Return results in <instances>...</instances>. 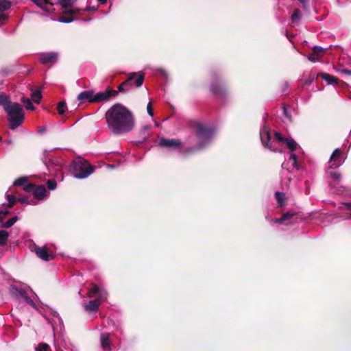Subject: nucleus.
I'll return each instance as SVG.
<instances>
[{
    "label": "nucleus",
    "instance_id": "obj_23",
    "mask_svg": "<svg viewBox=\"0 0 351 351\" xmlns=\"http://www.w3.org/2000/svg\"><path fill=\"white\" fill-rule=\"evenodd\" d=\"M318 75L320 76L322 80L327 82L328 84H333L337 82V79L335 77L326 73H320Z\"/></svg>",
    "mask_w": 351,
    "mask_h": 351
},
{
    "label": "nucleus",
    "instance_id": "obj_49",
    "mask_svg": "<svg viewBox=\"0 0 351 351\" xmlns=\"http://www.w3.org/2000/svg\"><path fill=\"white\" fill-rule=\"evenodd\" d=\"M284 113L287 115V109L285 107H284Z\"/></svg>",
    "mask_w": 351,
    "mask_h": 351
},
{
    "label": "nucleus",
    "instance_id": "obj_12",
    "mask_svg": "<svg viewBox=\"0 0 351 351\" xmlns=\"http://www.w3.org/2000/svg\"><path fill=\"white\" fill-rule=\"evenodd\" d=\"M117 92L116 90H112L109 88L105 90L103 92H99L97 93H94V103H99L101 101H108L112 96L116 95Z\"/></svg>",
    "mask_w": 351,
    "mask_h": 351
},
{
    "label": "nucleus",
    "instance_id": "obj_40",
    "mask_svg": "<svg viewBox=\"0 0 351 351\" xmlns=\"http://www.w3.org/2000/svg\"><path fill=\"white\" fill-rule=\"evenodd\" d=\"M308 60L311 62H316L319 61V55H317L315 53L313 52L312 54H310L308 56Z\"/></svg>",
    "mask_w": 351,
    "mask_h": 351
},
{
    "label": "nucleus",
    "instance_id": "obj_8",
    "mask_svg": "<svg viewBox=\"0 0 351 351\" xmlns=\"http://www.w3.org/2000/svg\"><path fill=\"white\" fill-rule=\"evenodd\" d=\"M5 197L8 202L7 204H3L1 206H0V223H1V226L2 228H8L16 222L18 217H14L7 221L3 222V217L1 215L5 216L9 213L8 208L12 207L15 204L16 199L12 194H10L8 192L6 193Z\"/></svg>",
    "mask_w": 351,
    "mask_h": 351
},
{
    "label": "nucleus",
    "instance_id": "obj_9",
    "mask_svg": "<svg viewBox=\"0 0 351 351\" xmlns=\"http://www.w3.org/2000/svg\"><path fill=\"white\" fill-rule=\"evenodd\" d=\"M144 77L145 74L143 72L130 73L127 80L119 86V91L122 92L128 90L133 82L137 87L141 86L143 83Z\"/></svg>",
    "mask_w": 351,
    "mask_h": 351
},
{
    "label": "nucleus",
    "instance_id": "obj_43",
    "mask_svg": "<svg viewBox=\"0 0 351 351\" xmlns=\"http://www.w3.org/2000/svg\"><path fill=\"white\" fill-rule=\"evenodd\" d=\"M25 301L30 306H32L33 308H36L35 303L28 296L25 298Z\"/></svg>",
    "mask_w": 351,
    "mask_h": 351
},
{
    "label": "nucleus",
    "instance_id": "obj_44",
    "mask_svg": "<svg viewBox=\"0 0 351 351\" xmlns=\"http://www.w3.org/2000/svg\"><path fill=\"white\" fill-rule=\"evenodd\" d=\"M341 73L346 74V75H351V70H348V69H342L341 71Z\"/></svg>",
    "mask_w": 351,
    "mask_h": 351
},
{
    "label": "nucleus",
    "instance_id": "obj_26",
    "mask_svg": "<svg viewBox=\"0 0 351 351\" xmlns=\"http://www.w3.org/2000/svg\"><path fill=\"white\" fill-rule=\"evenodd\" d=\"M11 2L8 0H0V13H3L11 7Z\"/></svg>",
    "mask_w": 351,
    "mask_h": 351
},
{
    "label": "nucleus",
    "instance_id": "obj_42",
    "mask_svg": "<svg viewBox=\"0 0 351 351\" xmlns=\"http://www.w3.org/2000/svg\"><path fill=\"white\" fill-rule=\"evenodd\" d=\"M147 113L150 116V117H153L154 116V112H153V110H152V104H151V102H149L147 106Z\"/></svg>",
    "mask_w": 351,
    "mask_h": 351
},
{
    "label": "nucleus",
    "instance_id": "obj_36",
    "mask_svg": "<svg viewBox=\"0 0 351 351\" xmlns=\"http://www.w3.org/2000/svg\"><path fill=\"white\" fill-rule=\"evenodd\" d=\"M49 346L45 343H42L36 348V351H48Z\"/></svg>",
    "mask_w": 351,
    "mask_h": 351
},
{
    "label": "nucleus",
    "instance_id": "obj_29",
    "mask_svg": "<svg viewBox=\"0 0 351 351\" xmlns=\"http://www.w3.org/2000/svg\"><path fill=\"white\" fill-rule=\"evenodd\" d=\"M21 101L25 104L27 109L34 110V106H33L31 100L29 98L22 97Z\"/></svg>",
    "mask_w": 351,
    "mask_h": 351
},
{
    "label": "nucleus",
    "instance_id": "obj_11",
    "mask_svg": "<svg viewBox=\"0 0 351 351\" xmlns=\"http://www.w3.org/2000/svg\"><path fill=\"white\" fill-rule=\"evenodd\" d=\"M260 138L261 140V142L263 145L265 147L269 148V149L276 152V150L272 147V143L275 142V141H273L271 143V134L269 130L267 127L265 125L263 126L260 130Z\"/></svg>",
    "mask_w": 351,
    "mask_h": 351
},
{
    "label": "nucleus",
    "instance_id": "obj_50",
    "mask_svg": "<svg viewBox=\"0 0 351 351\" xmlns=\"http://www.w3.org/2000/svg\"><path fill=\"white\" fill-rule=\"evenodd\" d=\"M155 125L158 127L159 125L157 122H155Z\"/></svg>",
    "mask_w": 351,
    "mask_h": 351
},
{
    "label": "nucleus",
    "instance_id": "obj_31",
    "mask_svg": "<svg viewBox=\"0 0 351 351\" xmlns=\"http://www.w3.org/2000/svg\"><path fill=\"white\" fill-rule=\"evenodd\" d=\"M107 293L106 291V290H104L103 288H100V291L98 293V295H97V300H99V303L101 302V301H104L107 299Z\"/></svg>",
    "mask_w": 351,
    "mask_h": 351
},
{
    "label": "nucleus",
    "instance_id": "obj_21",
    "mask_svg": "<svg viewBox=\"0 0 351 351\" xmlns=\"http://www.w3.org/2000/svg\"><path fill=\"white\" fill-rule=\"evenodd\" d=\"M99 306V300H90L84 307L86 311L96 312Z\"/></svg>",
    "mask_w": 351,
    "mask_h": 351
},
{
    "label": "nucleus",
    "instance_id": "obj_15",
    "mask_svg": "<svg viewBox=\"0 0 351 351\" xmlns=\"http://www.w3.org/2000/svg\"><path fill=\"white\" fill-rule=\"evenodd\" d=\"M35 5L47 12L51 11L50 7L53 5L51 0H31Z\"/></svg>",
    "mask_w": 351,
    "mask_h": 351
},
{
    "label": "nucleus",
    "instance_id": "obj_33",
    "mask_svg": "<svg viewBox=\"0 0 351 351\" xmlns=\"http://www.w3.org/2000/svg\"><path fill=\"white\" fill-rule=\"evenodd\" d=\"M26 182H27V179L25 178H21L16 180L14 182V186H23V187H24L25 186L27 185V184H25Z\"/></svg>",
    "mask_w": 351,
    "mask_h": 351
},
{
    "label": "nucleus",
    "instance_id": "obj_10",
    "mask_svg": "<svg viewBox=\"0 0 351 351\" xmlns=\"http://www.w3.org/2000/svg\"><path fill=\"white\" fill-rule=\"evenodd\" d=\"M45 164L49 171V174L55 176L57 172L62 170L64 161L60 158H49L45 159Z\"/></svg>",
    "mask_w": 351,
    "mask_h": 351
},
{
    "label": "nucleus",
    "instance_id": "obj_4",
    "mask_svg": "<svg viewBox=\"0 0 351 351\" xmlns=\"http://www.w3.org/2000/svg\"><path fill=\"white\" fill-rule=\"evenodd\" d=\"M4 109L8 115V120L10 123V128L12 130L16 129L24 120L22 106L18 103L8 101L6 105H4Z\"/></svg>",
    "mask_w": 351,
    "mask_h": 351
},
{
    "label": "nucleus",
    "instance_id": "obj_6",
    "mask_svg": "<svg viewBox=\"0 0 351 351\" xmlns=\"http://www.w3.org/2000/svg\"><path fill=\"white\" fill-rule=\"evenodd\" d=\"M76 0H58V3L60 5V9L62 14H69V16L60 17L58 21L60 23H69L74 21V16L79 14L81 10L77 8H73Z\"/></svg>",
    "mask_w": 351,
    "mask_h": 351
},
{
    "label": "nucleus",
    "instance_id": "obj_7",
    "mask_svg": "<svg viewBox=\"0 0 351 351\" xmlns=\"http://www.w3.org/2000/svg\"><path fill=\"white\" fill-rule=\"evenodd\" d=\"M74 173V177L77 179H84L90 176L94 171L93 167L84 159L79 158L73 162L71 167Z\"/></svg>",
    "mask_w": 351,
    "mask_h": 351
},
{
    "label": "nucleus",
    "instance_id": "obj_46",
    "mask_svg": "<svg viewBox=\"0 0 351 351\" xmlns=\"http://www.w3.org/2000/svg\"><path fill=\"white\" fill-rule=\"evenodd\" d=\"M303 4V7L305 8V5L308 2L309 0H299Z\"/></svg>",
    "mask_w": 351,
    "mask_h": 351
},
{
    "label": "nucleus",
    "instance_id": "obj_30",
    "mask_svg": "<svg viewBox=\"0 0 351 351\" xmlns=\"http://www.w3.org/2000/svg\"><path fill=\"white\" fill-rule=\"evenodd\" d=\"M42 95L40 90H36L32 94V99L36 104H39L41 99Z\"/></svg>",
    "mask_w": 351,
    "mask_h": 351
},
{
    "label": "nucleus",
    "instance_id": "obj_38",
    "mask_svg": "<svg viewBox=\"0 0 351 351\" xmlns=\"http://www.w3.org/2000/svg\"><path fill=\"white\" fill-rule=\"evenodd\" d=\"M330 177L335 181H339L340 180L341 178V176L339 173L338 172H330Z\"/></svg>",
    "mask_w": 351,
    "mask_h": 351
},
{
    "label": "nucleus",
    "instance_id": "obj_16",
    "mask_svg": "<svg viewBox=\"0 0 351 351\" xmlns=\"http://www.w3.org/2000/svg\"><path fill=\"white\" fill-rule=\"evenodd\" d=\"M158 146L167 149H174L176 147V141L173 139L161 138L158 141Z\"/></svg>",
    "mask_w": 351,
    "mask_h": 351
},
{
    "label": "nucleus",
    "instance_id": "obj_35",
    "mask_svg": "<svg viewBox=\"0 0 351 351\" xmlns=\"http://www.w3.org/2000/svg\"><path fill=\"white\" fill-rule=\"evenodd\" d=\"M8 101V97L5 94L0 93V105L4 107V105H6Z\"/></svg>",
    "mask_w": 351,
    "mask_h": 351
},
{
    "label": "nucleus",
    "instance_id": "obj_13",
    "mask_svg": "<svg viewBox=\"0 0 351 351\" xmlns=\"http://www.w3.org/2000/svg\"><path fill=\"white\" fill-rule=\"evenodd\" d=\"M329 162L331 163V167H339L344 162V159H342L341 157V150L339 148H337L334 150L332 154L331 155Z\"/></svg>",
    "mask_w": 351,
    "mask_h": 351
},
{
    "label": "nucleus",
    "instance_id": "obj_37",
    "mask_svg": "<svg viewBox=\"0 0 351 351\" xmlns=\"http://www.w3.org/2000/svg\"><path fill=\"white\" fill-rule=\"evenodd\" d=\"M8 19V15L4 13H0V27L3 26L7 19Z\"/></svg>",
    "mask_w": 351,
    "mask_h": 351
},
{
    "label": "nucleus",
    "instance_id": "obj_17",
    "mask_svg": "<svg viewBox=\"0 0 351 351\" xmlns=\"http://www.w3.org/2000/svg\"><path fill=\"white\" fill-rule=\"evenodd\" d=\"M35 252L36 255L44 261H48L53 258V255L49 253L45 247H36Z\"/></svg>",
    "mask_w": 351,
    "mask_h": 351
},
{
    "label": "nucleus",
    "instance_id": "obj_19",
    "mask_svg": "<svg viewBox=\"0 0 351 351\" xmlns=\"http://www.w3.org/2000/svg\"><path fill=\"white\" fill-rule=\"evenodd\" d=\"M10 291L12 295L16 297L18 299H23L24 300L27 297L25 291L23 289H19L14 286H11L10 288Z\"/></svg>",
    "mask_w": 351,
    "mask_h": 351
},
{
    "label": "nucleus",
    "instance_id": "obj_48",
    "mask_svg": "<svg viewBox=\"0 0 351 351\" xmlns=\"http://www.w3.org/2000/svg\"><path fill=\"white\" fill-rule=\"evenodd\" d=\"M108 167L109 168H111V169H112V168H114V165H109Z\"/></svg>",
    "mask_w": 351,
    "mask_h": 351
},
{
    "label": "nucleus",
    "instance_id": "obj_45",
    "mask_svg": "<svg viewBox=\"0 0 351 351\" xmlns=\"http://www.w3.org/2000/svg\"><path fill=\"white\" fill-rule=\"evenodd\" d=\"M313 80H314V77H313L312 78L308 79V80H305L304 84L306 85L311 84L313 82Z\"/></svg>",
    "mask_w": 351,
    "mask_h": 351
},
{
    "label": "nucleus",
    "instance_id": "obj_41",
    "mask_svg": "<svg viewBox=\"0 0 351 351\" xmlns=\"http://www.w3.org/2000/svg\"><path fill=\"white\" fill-rule=\"evenodd\" d=\"M324 49L320 46H315L313 49L314 53L317 55L321 54L324 51Z\"/></svg>",
    "mask_w": 351,
    "mask_h": 351
},
{
    "label": "nucleus",
    "instance_id": "obj_14",
    "mask_svg": "<svg viewBox=\"0 0 351 351\" xmlns=\"http://www.w3.org/2000/svg\"><path fill=\"white\" fill-rule=\"evenodd\" d=\"M58 58V54L55 52L46 53L40 55V61L43 64L53 63Z\"/></svg>",
    "mask_w": 351,
    "mask_h": 351
},
{
    "label": "nucleus",
    "instance_id": "obj_20",
    "mask_svg": "<svg viewBox=\"0 0 351 351\" xmlns=\"http://www.w3.org/2000/svg\"><path fill=\"white\" fill-rule=\"evenodd\" d=\"M108 333H101L100 336V341L101 348L104 350H111L110 341Z\"/></svg>",
    "mask_w": 351,
    "mask_h": 351
},
{
    "label": "nucleus",
    "instance_id": "obj_25",
    "mask_svg": "<svg viewBox=\"0 0 351 351\" xmlns=\"http://www.w3.org/2000/svg\"><path fill=\"white\" fill-rule=\"evenodd\" d=\"M275 197L280 207H282L285 206L286 197L285 195L283 193L276 192L275 193Z\"/></svg>",
    "mask_w": 351,
    "mask_h": 351
},
{
    "label": "nucleus",
    "instance_id": "obj_5",
    "mask_svg": "<svg viewBox=\"0 0 351 351\" xmlns=\"http://www.w3.org/2000/svg\"><path fill=\"white\" fill-rule=\"evenodd\" d=\"M24 191L32 193L34 197L36 199L30 198L28 195L21 197L16 199V201L21 204L36 205L37 204L38 201L42 200L47 196V191L45 187L42 185L35 186L34 184H27L24 186Z\"/></svg>",
    "mask_w": 351,
    "mask_h": 351
},
{
    "label": "nucleus",
    "instance_id": "obj_34",
    "mask_svg": "<svg viewBox=\"0 0 351 351\" xmlns=\"http://www.w3.org/2000/svg\"><path fill=\"white\" fill-rule=\"evenodd\" d=\"M302 13L298 9H295L291 15V19L293 21L298 20L301 18Z\"/></svg>",
    "mask_w": 351,
    "mask_h": 351
},
{
    "label": "nucleus",
    "instance_id": "obj_2",
    "mask_svg": "<svg viewBox=\"0 0 351 351\" xmlns=\"http://www.w3.org/2000/svg\"><path fill=\"white\" fill-rule=\"evenodd\" d=\"M194 130L196 138L195 145H186L185 143L177 140V152L188 154L206 148L211 143L215 132L214 128L204 123H195Z\"/></svg>",
    "mask_w": 351,
    "mask_h": 351
},
{
    "label": "nucleus",
    "instance_id": "obj_27",
    "mask_svg": "<svg viewBox=\"0 0 351 351\" xmlns=\"http://www.w3.org/2000/svg\"><path fill=\"white\" fill-rule=\"evenodd\" d=\"M9 234L5 230H0V246H3L7 243Z\"/></svg>",
    "mask_w": 351,
    "mask_h": 351
},
{
    "label": "nucleus",
    "instance_id": "obj_1",
    "mask_svg": "<svg viewBox=\"0 0 351 351\" xmlns=\"http://www.w3.org/2000/svg\"><path fill=\"white\" fill-rule=\"evenodd\" d=\"M109 130L115 134H122L131 131L134 127L132 112L120 104L110 107L105 115Z\"/></svg>",
    "mask_w": 351,
    "mask_h": 351
},
{
    "label": "nucleus",
    "instance_id": "obj_47",
    "mask_svg": "<svg viewBox=\"0 0 351 351\" xmlns=\"http://www.w3.org/2000/svg\"><path fill=\"white\" fill-rule=\"evenodd\" d=\"M99 2H100L101 3H105L106 2L107 0H97Z\"/></svg>",
    "mask_w": 351,
    "mask_h": 351
},
{
    "label": "nucleus",
    "instance_id": "obj_18",
    "mask_svg": "<svg viewBox=\"0 0 351 351\" xmlns=\"http://www.w3.org/2000/svg\"><path fill=\"white\" fill-rule=\"evenodd\" d=\"M94 92L93 90H86L80 93L77 96V99L81 101H88L94 103Z\"/></svg>",
    "mask_w": 351,
    "mask_h": 351
},
{
    "label": "nucleus",
    "instance_id": "obj_3",
    "mask_svg": "<svg viewBox=\"0 0 351 351\" xmlns=\"http://www.w3.org/2000/svg\"><path fill=\"white\" fill-rule=\"evenodd\" d=\"M276 141L282 143L291 151L289 160L282 165V171L280 172L281 182L285 186H289L292 178L295 176L293 172L291 171L288 166L291 164L293 168L296 171L300 169V165L298 162V154L301 153V148L299 145L291 138H283L278 132L275 133Z\"/></svg>",
    "mask_w": 351,
    "mask_h": 351
},
{
    "label": "nucleus",
    "instance_id": "obj_28",
    "mask_svg": "<svg viewBox=\"0 0 351 351\" xmlns=\"http://www.w3.org/2000/svg\"><path fill=\"white\" fill-rule=\"evenodd\" d=\"M100 288L99 287L97 286V285H94L93 287V288H91L88 292V298H94V297H97L98 295V293L100 291Z\"/></svg>",
    "mask_w": 351,
    "mask_h": 351
},
{
    "label": "nucleus",
    "instance_id": "obj_32",
    "mask_svg": "<svg viewBox=\"0 0 351 351\" xmlns=\"http://www.w3.org/2000/svg\"><path fill=\"white\" fill-rule=\"evenodd\" d=\"M57 109L60 114H63L67 109L66 104L63 101L60 102L58 105Z\"/></svg>",
    "mask_w": 351,
    "mask_h": 351
},
{
    "label": "nucleus",
    "instance_id": "obj_24",
    "mask_svg": "<svg viewBox=\"0 0 351 351\" xmlns=\"http://www.w3.org/2000/svg\"><path fill=\"white\" fill-rule=\"evenodd\" d=\"M224 86L221 82L217 85V87L213 83L210 86V90L215 95H219L222 94Z\"/></svg>",
    "mask_w": 351,
    "mask_h": 351
},
{
    "label": "nucleus",
    "instance_id": "obj_22",
    "mask_svg": "<svg viewBox=\"0 0 351 351\" xmlns=\"http://www.w3.org/2000/svg\"><path fill=\"white\" fill-rule=\"evenodd\" d=\"M295 213L292 212H287L284 213L280 218H276L271 220L272 223L280 224L283 221L292 219L295 216Z\"/></svg>",
    "mask_w": 351,
    "mask_h": 351
},
{
    "label": "nucleus",
    "instance_id": "obj_39",
    "mask_svg": "<svg viewBox=\"0 0 351 351\" xmlns=\"http://www.w3.org/2000/svg\"><path fill=\"white\" fill-rule=\"evenodd\" d=\"M47 184L49 190H54L56 188V182L54 180H49Z\"/></svg>",
    "mask_w": 351,
    "mask_h": 351
}]
</instances>
